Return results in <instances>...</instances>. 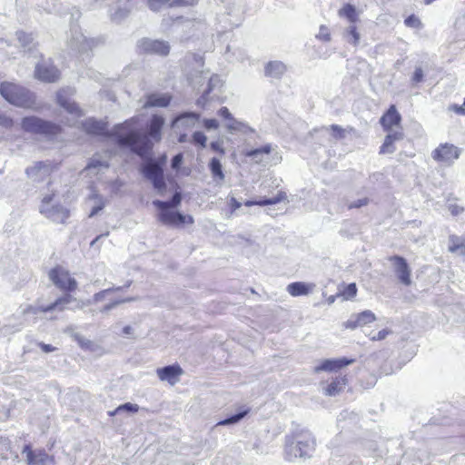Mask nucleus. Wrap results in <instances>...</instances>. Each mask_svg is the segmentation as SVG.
Masks as SVG:
<instances>
[{
    "mask_svg": "<svg viewBox=\"0 0 465 465\" xmlns=\"http://www.w3.org/2000/svg\"><path fill=\"white\" fill-rule=\"evenodd\" d=\"M134 119H130L118 124L115 128L114 137L121 148H129L140 156L148 153L153 143L150 138L155 142L161 140V130L164 124V119L160 115H153L151 119L148 134H141L133 127Z\"/></svg>",
    "mask_w": 465,
    "mask_h": 465,
    "instance_id": "nucleus-1",
    "label": "nucleus"
},
{
    "mask_svg": "<svg viewBox=\"0 0 465 465\" xmlns=\"http://www.w3.org/2000/svg\"><path fill=\"white\" fill-rule=\"evenodd\" d=\"M0 94L15 106L35 109V95L14 83H2L0 84Z\"/></svg>",
    "mask_w": 465,
    "mask_h": 465,
    "instance_id": "nucleus-2",
    "label": "nucleus"
},
{
    "mask_svg": "<svg viewBox=\"0 0 465 465\" xmlns=\"http://www.w3.org/2000/svg\"><path fill=\"white\" fill-rule=\"evenodd\" d=\"M315 448V440L311 432L304 431L295 436L292 440H287L285 457L289 461L298 458L310 457Z\"/></svg>",
    "mask_w": 465,
    "mask_h": 465,
    "instance_id": "nucleus-3",
    "label": "nucleus"
},
{
    "mask_svg": "<svg viewBox=\"0 0 465 465\" xmlns=\"http://www.w3.org/2000/svg\"><path fill=\"white\" fill-rule=\"evenodd\" d=\"M85 303L84 302L76 300L70 294H65L48 306L35 307L32 305H26L25 308H21V313L24 315H36L39 312H47L54 310L63 311L64 309L76 310L83 309Z\"/></svg>",
    "mask_w": 465,
    "mask_h": 465,
    "instance_id": "nucleus-4",
    "label": "nucleus"
},
{
    "mask_svg": "<svg viewBox=\"0 0 465 465\" xmlns=\"http://www.w3.org/2000/svg\"><path fill=\"white\" fill-rule=\"evenodd\" d=\"M21 127L25 132L41 134L46 137H53L61 131L60 125L36 116L23 118Z\"/></svg>",
    "mask_w": 465,
    "mask_h": 465,
    "instance_id": "nucleus-5",
    "label": "nucleus"
},
{
    "mask_svg": "<svg viewBox=\"0 0 465 465\" xmlns=\"http://www.w3.org/2000/svg\"><path fill=\"white\" fill-rule=\"evenodd\" d=\"M167 156L163 154L158 162L149 161L143 166V175L152 182L154 189L162 193L166 189L162 165L166 163Z\"/></svg>",
    "mask_w": 465,
    "mask_h": 465,
    "instance_id": "nucleus-6",
    "label": "nucleus"
},
{
    "mask_svg": "<svg viewBox=\"0 0 465 465\" xmlns=\"http://www.w3.org/2000/svg\"><path fill=\"white\" fill-rule=\"evenodd\" d=\"M244 155L257 164H276L281 162L282 156L277 151V145L266 143L259 148L247 150Z\"/></svg>",
    "mask_w": 465,
    "mask_h": 465,
    "instance_id": "nucleus-7",
    "label": "nucleus"
},
{
    "mask_svg": "<svg viewBox=\"0 0 465 465\" xmlns=\"http://www.w3.org/2000/svg\"><path fill=\"white\" fill-rule=\"evenodd\" d=\"M54 199V194L45 196L40 206V213L54 223H64L69 217V211L64 206L53 204Z\"/></svg>",
    "mask_w": 465,
    "mask_h": 465,
    "instance_id": "nucleus-8",
    "label": "nucleus"
},
{
    "mask_svg": "<svg viewBox=\"0 0 465 465\" xmlns=\"http://www.w3.org/2000/svg\"><path fill=\"white\" fill-rule=\"evenodd\" d=\"M74 91L71 88L62 89L57 93V103L71 115V124L75 125L77 120L84 115L83 110L73 101L71 96Z\"/></svg>",
    "mask_w": 465,
    "mask_h": 465,
    "instance_id": "nucleus-9",
    "label": "nucleus"
},
{
    "mask_svg": "<svg viewBox=\"0 0 465 465\" xmlns=\"http://www.w3.org/2000/svg\"><path fill=\"white\" fill-rule=\"evenodd\" d=\"M461 153V149L451 143H441L432 153L431 157L433 160L450 166Z\"/></svg>",
    "mask_w": 465,
    "mask_h": 465,
    "instance_id": "nucleus-10",
    "label": "nucleus"
},
{
    "mask_svg": "<svg viewBox=\"0 0 465 465\" xmlns=\"http://www.w3.org/2000/svg\"><path fill=\"white\" fill-rule=\"evenodd\" d=\"M68 45L71 49L79 53L87 52L97 45V40L87 38L76 27L72 26Z\"/></svg>",
    "mask_w": 465,
    "mask_h": 465,
    "instance_id": "nucleus-11",
    "label": "nucleus"
},
{
    "mask_svg": "<svg viewBox=\"0 0 465 465\" xmlns=\"http://www.w3.org/2000/svg\"><path fill=\"white\" fill-rule=\"evenodd\" d=\"M49 278L53 283L61 290L73 291L77 286L76 281L71 277L66 270L61 267L52 269L49 272Z\"/></svg>",
    "mask_w": 465,
    "mask_h": 465,
    "instance_id": "nucleus-12",
    "label": "nucleus"
},
{
    "mask_svg": "<svg viewBox=\"0 0 465 465\" xmlns=\"http://www.w3.org/2000/svg\"><path fill=\"white\" fill-rule=\"evenodd\" d=\"M160 213L158 214L159 221L166 225L178 226L183 223L193 224L194 220L191 215H183L181 213L174 212L170 208H158Z\"/></svg>",
    "mask_w": 465,
    "mask_h": 465,
    "instance_id": "nucleus-13",
    "label": "nucleus"
},
{
    "mask_svg": "<svg viewBox=\"0 0 465 465\" xmlns=\"http://www.w3.org/2000/svg\"><path fill=\"white\" fill-rule=\"evenodd\" d=\"M392 262L393 271L398 280L404 285L409 286L411 284V271L406 260L401 256L394 255L389 258Z\"/></svg>",
    "mask_w": 465,
    "mask_h": 465,
    "instance_id": "nucleus-14",
    "label": "nucleus"
},
{
    "mask_svg": "<svg viewBox=\"0 0 465 465\" xmlns=\"http://www.w3.org/2000/svg\"><path fill=\"white\" fill-rule=\"evenodd\" d=\"M139 48L142 52L167 55L170 52V45L168 42L153 39H143L139 43Z\"/></svg>",
    "mask_w": 465,
    "mask_h": 465,
    "instance_id": "nucleus-15",
    "label": "nucleus"
},
{
    "mask_svg": "<svg viewBox=\"0 0 465 465\" xmlns=\"http://www.w3.org/2000/svg\"><path fill=\"white\" fill-rule=\"evenodd\" d=\"M53 167L49 162H36L27 167L25 173L34 182H41L47 178L52 173Z\"/></svg>",
    "mask_w": 465,
    "mask_h": 465,
    "instance_id": "nucleus-16",
    "label": "nucleus"
},
{
    "mask_svg": "<svg viewBox=\"0 0 465 465\" xmlns=\"http://www.w3.org/2000/svg\"><path fill=\"white\" fill-rule=\"evenodd\" d=\"M84 130L91 134L95 135H107L111 138L115 143H117L115 138L114 137V134L115 132L116 125L114 128V131L111 134H108L107 125L105 123L102 121H96L93 118H89L81 123Z\"/></svg>",
    "mask_w": 465,
    "mask_h": 465,
    "instance_id": "nucleus-17",
    "label": "nucleus"
},
{
    "mask_svg": "<svg viewBox=\"0 0 465 465\" xmlns=\"http://www.w3.org/2000/svg\"><path fill=\"white\" fill-rule=\"evenodd\" d=\"M108 199L92 189L91 193L85 199V204L90 208L89 217L97 215L108 203Z\"/></svg>",
    "mask_w": 465,
    "mask_h": 465,
    "instance_id": "nucleus-18",
    "label": "nucleus"
},
{
    "mask_svg": "<svg viewBox=\"0 0 465 465\" xmlns=\"http://www.w3.org/2000/svg\"><path fill=\"white\" fill-rule=\"evenodd\" d=\"M353 361V360H348L346 358L323 360L313 368V372L319 373L321 371H337L341 368L352 363Z\"/></svg>",
    "mask_w": 465,
    "mask_h": 465,
    "instance_id": "nucleus-19",
    "label": "nucleus"
},
{
    "mask_svg": "<svg viewBox=\"0 0 465 465\" xmlns=\"http://www.w3.org/2000/svg\"><path fill=\"white\" fill-rule=\"evenodd\" d=\"M35 74L39 80L48 83L55 82L60 76L58 69L46 62L38 64L35 66Z\"/></svg>",
    "mask_w": 465,
    "mask_h": 465,
    "instance_id": "nucleus-20",
    "label": "nucleus"
},
{
    "mask_svg": "<svg viewBox=\"0 0 465 465\" xmlns=\"http://www.w3.org/2000/svg\"><path fill=\"white\" fill-rule=\"evenodd\" d=\"M183 372V369L178 364L168 365L156 370L158 378L162 381H167L172 385L179 381Z\"/></svg>",
    "mask_w": 465,
    "mask_h": 465,
    "instance_id": "nucleus-21",
    "label": "nucleus"
},
{
    "mask_svg": "<svg viewBox=\"0 0 465 465\" xmlns=\"http://www.w3.org/2000/svg\"><path fill=\"white\" fill-rule=\"evenodd\" d=\"M24 452H26L28 465H51L53 458L44 450H31L25 446Z\"/></svg>",
    "mask_w": 465,
    "mask_h": 465,
    "instance_id": "nucleus-22",
    "label": "nucleus"
},
{
    "mask_svg": "<svg viewBox=\"0 0 465 465\" xmlns=\"http://www.w3.org/2000/svg\"><path fill=\"white\" fill-rule=\"evenodd\" d=\"M376 319L374 313L371 311H364L359 314L351 316L346 322L345 327L349 329H355L360 326L366 325L374 322Z\"/></svg>",
    "mask_w": 465,
    "mask_h": 465,
    "instance_id": "nucleus-23",
    "label": "nucleus"
},
{
    "mask_svg": "<svg viewBox=\"0 0 465 465\" xmlns=\"http://www.w3.org/2000/svg\"><path fill=\"white\" fill-rule=\"evenodd\" d=\"M385 137L384 143L381 146V153H392L395 151L393 143L403 139V133L400 129L389 130Z\"/></svg>",
    "mask_w": 465,
    "mask_h": 465,
    "instance_id": "nucleus-24",
    "label": "nucleus"
},
{
    "mask_svg": "<svg viewBox=\"0 0 465 465\" xmlns=\"http://www.w3.org/2000/svg\"><path fill=\"white\" fill-rule=\"evenodd\" d=\"M401 117L396 107L391 105L387 113L381 118V124L385 131L393 130V127L400 125Z\"/></svg>",
    "mask_w": 465,
    "mask_h": 465,
    "instance_id": "nucleus-25",
    "label": "nucleus"
},
{
    "mask_svg": "<svg viewBox=\"0 0 465 465\" xmlns=\"http://www.w3.org/2000/svg\"><path fill=\"white\" fill-rule=\"evenodd\" d=\"M227 131L233 134H253L255 130L252 128L247 123L234 118L232 121L224 124Z\"/></svg>",
    "mask_w": 465,
    "mask_h": 465,
    "instance_id": "nucleus-26",
    "label": "nucleus"
},
{
    "mask_svg": "<svg viewBox=\"0 0 465 465\" xmlns=\"http://www.w3.org/2000/svg\"><path fill=\"white\" fill-rule=\"evenodd\" d=\"M286 65L281 61H271L265 65V75L280 79L286 72Z\"/></svg>",
    "mask_w": 465,
    "mask_h": 465,
    "instance_id": "nucleus-27",
    "label": "nucleus"
},
{
    "mask_svg": "<svg viewBox=\"0 0 465 465\" xmlns=\"http://www.w3.org/2000/svg\"><path fill=\"white\" fill-rule=\"evenodd\" d=\"M315 285L312 283H305L302 282H295L292 283H290L287 286L288 292L293 296H301V295H306L310 293L313 289Z\"/></svg>",
    "mask_w": 465,
    "mask_h": 465,
    "instance_id": "nucleus-28",
    "label": "nucleus"
},
{
    "mask_svg": "<svg viewBox=\"0 0 465 465\" xmlns=\"http://www.w3.org/2000/svg\"><path fill=\"white\" fill-rule=\"evenodd\" d=\"M171 102L167 94H152L147 96L144 107H166Z\"/></svg>",
    "mask_w": 465,
    "mask_h": 465,
    "instance_id": "nucleus-29",
    "label": "nucleus"
},
{
    "mask_svg": "<svg viewBox=\"0 0 465 465\" xmlns=\"http://www.w3.org/2000/svg\"><path fill=\"white\" fill-rule=\"evenodd\" d=\"M197 0H148L149 7L153 10H159L163 5L168 4L170 6L192 5Z\"/></svg>",
    "mask_w": 465,
    "mask_h": 465,
    "instance_id": "nucleus-30",
    "label": "nucleus"
},
{
    "mask_svg": "<svg viewBox=\"0 0 465 465\" xmlns=\"http://www.w3.org/2000/svg\"><path fill=\"white\" fill-rule=\"evenodd\" d=\"M223 83L221 78L218 75H213L209 79L208 83V88L207 90L203 94V95L197 100L196 104L200 106H204L206 102L208 101V94L214 89L220 88L222 86Z\"/></svg>",
    "mask_w": 465,
    "mask_h": 465,
    "instance_id": "nucleus-31",
    "label": "nucleus"
},
{
    "mask_svg": "<svg viewBox=\"0 0 465 465\" xmlns=\"http://www.w3.org/2000/svg\"><path fill=\"white\" fill-rule=\"evenodd\" d=\"M347 383L346 377H336L324 390V394L335 396L339 394Z\"/></svg>",
    "mask_w": 465,
    "mask_h": 465,
    "instance_id": "nucleus-32",
    "label": "nucleus"
},
{
    "mask_svg": "<svg viewBox=\"0 0 465 465\" xmlns=\"http://www.w3.org/2000/svg\"><path fill=\"white\" fill-rule=\"evenodd\" d=\"M200 119V114L193 113V112H188L180 114L177 116L173 122V126H174L177 124H181L182 125H184L185 127L193 126L194 124Z\"/></svg>",
    "mask_w": 465,
    "mask_h": 465,
    "instance_id": "nucleus-33",
    "label": "nucleus"
},
{
    "mask_svg": "<svg viewBox=\"0 0 465 465\" xmlns=\"http://www.w3.org/2000/svg\"><path fill=\"white\" fill-rule=\"evenodd\" d=\"M109 163L106 160H101L100 158L94 157L88 165L85 167L84 172L89 174H96L101 171L107 169Z\"/></svg>",
    "mask_w": 465,
    "mask_h": 465,
    "instance_id": "nucleus-34",
    "label": "nucleus"
},
{
    "mask_svg": "<svg viewBox=\"0 0 465 465\" xmlns=\"http://www.w3.org/2000/svg\"><path fill=\"white\" fill-rule=\"evenodd\" d=\"M285 195L284 193H279L277 196L275 197H272V198H262L259 201H246L244 203V205L245 206H253V205H259V206H265V205H272V204H276V203H281L283 199H284Z\"/></svg>",
    "mask_w": 465,
    "mask_h": 465,
    "instance_id": "nucleus-35",
    "label": "nucleus"
},
{
    "mask_svg": "<svg viewBox=\"0 0 465 465\" xmlns=\"http://www.w3.org/2000/svg\"><path fill=\"white\" fill-rule=\"evenodd\" d=\"M449 251L457 252L460 251L462 254L465 252V238L456 235H450L449 239Z\"/></svg>",
    "mask_w": 465,
    "mask_h": 465,
    "instance_id": "nucleus-36",
    "label": "nucleus"
},
{
    "mask_svg": "<svg viewBox=\"0 0 465 465\" xmlns=\"http://www.w3.org/2000/svg\"><path fill=\"white\" fill-rule=\"evenodd\" d=\"M343 37L348 43L353 45L354 46L359 45L361 36L354 24L350 25L345 29L343 32Z\"/></svg>",
    "mask_w": 465,
    "mask_h": 465,
    "instance_id": "nucleus-37",
    "label": "nucleus"
},
{
    "mask_svg": "<svg viewBox=\"0 0 465 465\" xmlns=\"http://www.w3.org/2000/svg\"><path fill=\"white\" fill-rule=\"evenodd\" d=\"M181 201H182V196H181V193H175L173 194V196L172 197L171 201L169 202H163V201H160V200H154L153 202V204L156 207V208H175L177 207L180 203H181Z\"/></svg>",
    "mask_w": 465,
    "mask_h": 465,
    "instance_id": "nucleus-38",
    "label": "nucleus"
},
{
    "mask_svg": "<svg viewBox=\"0 0 465 465\" xmlns=\"http://www.w3.org/2000/svg\"><path fill=\"white\" fill-rule=\"evenodd\" d=\"M339 15L341 16H344L346 17L349 22L351 24H354L357 20V14H356V9L353 5L348 4L346 5H344L340 11H339Z\"/></svg>",
    "mask_w": 465,
    "mask_h": 465,
    "instance_id": "nucleus-39",
    "label": "nucleus"
},
{
    "mask_svg": "<svg viewBox=\"0 0 465 465\" xmlns=\"http://www.w3.org/2000/svg\"><path fill=\"white\" fill-rule=\"evenodd\" d=\"M209 167L212 172V174L214 177H218L219 180L221 181L224 179V173L223 172L222 163L219 159L215 157L212 158Z\"/></svg>",
    "mask_w": 465,
    "mask_h": 465,
    "instance_id": "nucleus-40",
    "label": "nucleus"
},
{
    "mask_svg": "<svg viewBox=\"0 0 465 465\" xmlns=\"http://www.w3.org/2000/svg\"><path fill=\"white\" fill-rule=\"evenodd\" d=\"M248 411H240L236 414H233L232 415L231 417L223 420H221L218 422V425H231V424H235L237 423L238 421H240L246 414H247Z\"/></svg>",
    "mask_w": 465,
    "mask_h": 465,
    "instance_id": "nucleus-41",
    "label": "nucleus"
},
{
    "mask_svg": "<svg viewBox=\"0 0 465 465\" xmlns=\"http://www.w3.org/2000/svg\"><path fill=\"white\" fill-rule=\"evenodd\" d=\"M193 143L199 145L201 148L206 146L207 137L203 132H195L193 134Z\"/></svg>",
    "mask_w": 465,
    "mask_h": 465,
    "instance_id": "nucleus-42",
    "label": "nucleus"
},
{
    "mask_svg": "<svg viewBox=\"0 0 465 465\" xmlns=\"http://www.w3.org/2000/svg\"><path fill=\"white\" fill-rule=\"evenodd\" d=\"M16 36H17V40L19 41V43L22 45V46L24 47H27L29 46V45L32 43L33 41V37H32V35L30 34H26L25 32H17L16 33Z\"/></svg>",
    "mask_w": 465,
    "mask_h": 465,
    "instance_id": "nucleus-43",
    "label": "nucleus"
},
{
    "mask_svg": "<svg viewBox=\"0 0 465 465\" xmlns=\"http://www.w3.org/2000/svg\"><path fill=\"white\" fill-rule=\"evenodd\" d=\"M139 410L138 405L133 404L130 402L124 403L121 406H119L114 412H111V415H114V413L121 412V411H129V412H137Z\"/></svg>",
    "mask_w": 465,
    "mask_h": 465,
    "instance_id": "nucleus-44",
    "label": "nucleus"
},
{
    "mask_svg": "<svg viewBox=\"0 0 465 465\" xmlns=\"http://www.w3.org/2000/svg\"><path fill=\"white\" fill-rule=\"evenodd\" d=\"M404 24L408 27H411V28H420L422 25L420 20L414 15L408 16L405 19Z\"/></svg>",
    "mask_w": 465,
    "mask_h": 465,
    "instance_id": "nucleus-45",
    "label": "nucleus"
},
{
    "mask_svg": "<svg viewBox=\"0 0 465 465\" xmlns=\"http://www.w3.org/2000/svg\"><path fill=\"white\" fill-rule=\"evenodd\" d=\"M331 130L332 131V135L336 139H342L345 137V130L337 124H332L330 126Z\"/></svg>",
    "mask_w": 465,
    "mask_h": 465,
    "instance_id": "nucleus-46",
    "label": "nucleus"
},
{
    "mask_svg": "<svg viewBox=\"0 0 465 465\" xmlns=\"http://www.w3.org/2000/svg\"><path fill=\"white\" fill-rule=\"evenodd\" d=\"M14 125V120L5 114H0V126L5 129H11Z\"/></svg>",
    "mask_w": 465,
    "mask_h": 465,
    "instance_id": "nucleus-47",
    "label": "nucleus"
},
{
    "mask_svg": "<svg viewBox=\"0 0 465 465\" xmlns=\"http://www.w3.org/2000/svg\"><path fill=\"white\" fill-rule=\"evenodd\" d=\"M218 115L224 119L225 123L231 122L234 119V117L232 116V114H231L227 107H222L218 111Z\"/></svg>",
    "mask_w": 465,
    "mask_h": 465,
    "instance_id": "nucleus-48",
    "label": "nucleus"
},
{
    "mask_svg": "<svg viewBox=\"0 0 465 465\" xmlns=\"http://www.w3.org/2000/svg\"><path fill=\"white\" fill-rule=\"evenodd\" d=\"M122 288L121 287H118L116 288L115 290H121ZM114 289H106V290H104L100 292H97L94 295V302H99L101 301H103L107 294H109L112 291H114Z\"/></svg>",
    "mask_w": 465,
    "mask_h": 465,
    "instance_id": "nucleus-49",
    "label": "nucleus"
},
{
    "mask_svg": "<svg viewBox=\"0 0 465 465\" xmlns=\"http://www.w3.org/2000/svg\"><path fill=\"white\" fill-rule=\"evenodd\" d=\"M317 37L319 39L326 41V42L330 41L331 35H330L328 28L324 25H322L320 27V31H319V34L317 35Z\"/></svg>",
    "mask_w": 465,
    "mask_h": 465,
    "instance_id": "nucleus-50",
    "label": "nucleus"
},
{
    "mask_svg": "<svg viewBox=\"0 0 465 465\" xmlns=\"http://www.w3.org/2000/svg\"><path fill=\"white\" fill-rule=\"evenodd\" d=\"M203 126L207 130H216L219 127V123L216 119H204Z\"/></svg>",
    "mask_w": 465,
    "mask_h": 465,
    "instance_id": "nucleus-51",
    "label": "nucleus"
},
{
    "mask_svg": "<svg viewBox=\"0 0 465 465\" xmlns=\"http://www.w3.org/2000/svg\"><path fill=\"white\" fill-rule=\"evenodd\" d=\"M128 14V11L126 9H118L114 13H111V17L114 21H120L121 19L124 18Z\"/></svg>",
    "mask_w": 465,
    "mask_h": 465,
    "instance_id": "nucleus-52",
    "label": "nucleus"
},
{
    "mask_svg": "<svg viewBox=\"0 0 465 465\" xmlns=\"http://www.w3.org/2000/svg\"><path fill=\"white\" fill-rule=\"evenodd\" d=\"M129 301H132V299L114 301V302H110V303L106 304L105 306H104L100 312H109L110 310H112L115 306H117L118 304L123 303L124 302H129Z\"/></svg>",
    "mask_w": 465,
    "mask_h": 465,
    "instance_id": "nucleus-53",
    "label": "nucleus"
},
{
    "mask_svg": "<svg viewBox=\"0 0 465 465\" xmlns=\"http://www.w3.org/2000/svg\"><path fill=\"white\" fill-rule=\"evenodd\" d=\"M74 338L75 340L77 341L78 344L82 347V348H90V346L93 344L91 341L87 340V339H84V337H82L81 335L79 334H75L74 335Z\"/></svg>",
    "mask_w": 465,
    "mask_h": 465,
    "instance_id": "nucleus-54",
    "label": "nucleus"
},
{
    "mask_svg": "<svg viewBox=\"0 0 465 465\" xmlns=\"http://www.w3.org/2000/svg\"><path fill=\"white\" fill-rule=\"evenodd\" d=\"M356 292H357V288H356L355 283H351L346 287L344 295L347 298H352L356 295Z\"/></svg>",
    "mask_w": 465,
    "mask_h": 465,
    "instance_id": "nucleus-55",
    "label": "nucleus"
},
{
    "mask_svg": "<svg viewBox=\"0 0 465 465\" xmlns=\"http://www.w3.org/2000/svg\"><path fill=\"white\" fill-rule=\"evenodd\" d=\"M423 80V71L420 67L415 69L414 74L412 75V82L418 84Z\"/></svg>",
    "mask_w": 465,
    "mask_h": 465,
    "instance_id": "nucleus-56",
    "label": "nucleus"
},
{
    "mask_svg": "<svg viewBox=\"0 0 465 465\" xmlns=\"http://www.w3.org/2000/svg\"><path fill=\"white\" fill-rule=\"evenodd\" d=\"M391 333V331L388 329H383L377 332L374 336L371 337V340L373 341H381L384 340L388 334Z\"/></svg>",
    "mask_w": 465,
    "mask_h": 465,
    "instance_id": "nucleus-57",
    "label": "nucleus"
},
{
    "mask_svg": "<svg viewBox=\"0 0 465 465\" xmlns=\"http://www.w3.org/2000/svg\"><path fill=\"white\" fill-rule=\"evenodd\" d=\"M368 203V199L367 198H362V199H359L355 202H352L349 204V208L351 209V208H360L361 206H364Z\"/></svg>",
    "mask_w": 465,
    "mask_h": 465,
    "instance_id": "nucleus-58",
    "label": "nucleus"
},
{
    "mask_svg": "<svg viewBox=\"0 0 465 465\" xmlns=\"http://www.w3.org/2000/svg\"><path fill=\"white\" fill-rule=\"evenodd\" d=\"M183 162V154H176L172 160V168L178 169Z\"/></svg>",
    "mask_w": 465,
    "mask_h": 465,
    "instance_id": "nucleus-59",
    "label": "nucleus"
},
{
    "mask_svg": "<svg viewBox=\"0 0 465 465\" xmlns=\"http://www.w3.org/2000/svg\"><path fill=\"white\" fill-rule=\"evenodd\" d=\"M229 205L231 207L232 213L242 206V203L240 202H238L234 197H231Z\"/></svg>",
    "mask_w": 465,
    "mask_h": 465,
    "instance_id": "nucleus-60",
    "label": "nucleus"
},
{
    "mask_svg": "<svg viewBox=\"0 0 465 465\" xmlns=\"http://www.w3.org/2000/svg\"><path fill=\"white\" fill-rule=\"evenodd\" d=\"M449 210L452 215H458L463 212V208L457 204H450Z\"/></svg>",
    "mask_w": 465,
    "mask_h": 465,
    "instance_id": "nucleus-61",
    "label": "nucleus"
},
{
    "mask_svg": "<svg viewBox=\"0 0 465 465\" xmlns=\"http://www.w3.org/2000/svg\"><path fill=\"white\" fill-rule=\"evenodd\" d=\"M39 347L42 349V351L44 352H46V353L55 351V348L54 346H52L51 344H45V343L40 342Z\"/></svg>",
    "mask_w": 465,
    "mask_h": 465,
    "instance_id": "nucleus-62",
    "label": "nucleus"
},
{
    "mask_svg": "<svg viewBox=\"0 0 465 465\" xmlns=\"http://www.w3.org/2000/svg\"><path fill=\"white\" fill-rule=\"evenodd\" d=\"M212 150L215 152H220L221 153H224L223 149L222 148V145L219 142H212L210 144Z\"/></svg>",
    "mask_w": 465,
    "mask_h": 465,
    "instance_id": "nucleus-63",
    "label": "nucleus"
},
{
    "mask_svg": "<svg viewBox=\"0 0 465 465\" xmlns=\"http://www.w3.org/2000/svg\"><path fill=\"white\" fill-rule=\"evenodd\" d=\"M80 15H81V14H80L79 10H74V13L72 14L71 18H72V20L77 21L80 18Z\"/></svg>",
    "mask_w": 465,
    "mask_h": 465,
    "instance_id": "nucleus-64",
    "label": "nucleus"
}]
</instances>
